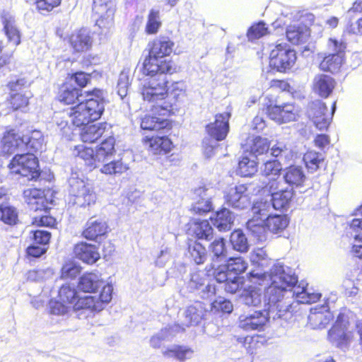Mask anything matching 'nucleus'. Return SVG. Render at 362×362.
<instances>
[{"mask_svg":"<svg viewBox=\"0 0 362 362\" xmlns=\"http://www.w3.org/2000/svg\"><path fill=\"white\" fill-rule=\"evenodd\" d=\"M159 76H149L141 84L140 93L144 101L156 103L159 101L162 103L168 100L173 101L171 85L169 86L168 80Z\"/></svg>","mask_w":362,"mask_h":362,"instance_id":"423d86ee","label":"nucleus"},{"mask_svg":"<svg viewBox=\"0 0 362 362\" xmlns=\"http://www.w3.org/2000/svg\"><path fill=\"white\" fill-rule=\"evenodd\" d=\"M288 223L286 215H269L264 221L263 227L273 233H278L286 229Z\"/></svg>","mask_w":362,"mask_h":362,"instance_id":"473e14b6","label":"nucleus"},{"mask_svg":"<svg viewBox=\"0 0 362 362\" xmlns=\"http://www.w3.org/2000/svg\"><path fill=\"white\" fill-rule=\"evenodd\" d=\"M52 234L44 230H35L30 232V238L33 244L47 247L50 243Z\"/></svg>","mask_w":362,"mask_h":362,"instance_id":"603ef678","label":"nucleus"},{"mask_svg":"<svg viewBox=\"0 0 362 362\" xmlns=\"http://www.w3.org/2000/svg\"><path fill=\"white\" fill-rule=\"evenodd\" d=\"M304 162L308 168L316 170L320 163L323 160L322 154L315 151H308L303 157Z\"/></svg>","mask_w":362,"mask_h":362,"instance_id":"4d7b16f0","label":"nucleus"},{"mask_svg":"<svg viewBox=\"0 0 362 362\" xmlns=\"http://www.w3.org/2000/svg\"><path fill=\"white\" fill-rule=\"evenodd\" d=\"M62 0H35V6L38 12L46 14L61 5Z\"/></svg>","mask_w":362,"mask_h":362,"instance_id":"bf43d9fd","label":"nucleus"},{"mask_svg":"<svg viewBox=\"0 0 362 362\" xmlns=\"http://www.w3.org/2000/svg\"><path fill=\"white\" fill-rule=\"evenodd\" d=\"M306 114L319 130L327 129L332 121V116L329 115L326 104L320 100L308 103Z\"/></svg>","mask_w":362,"mask_h":362,"instance_id":"4468645a","label":"nucleus"},{"mask_svg":"<svg viewBox=\"0 0 362 362\" xmlns=\"http://www.w3.org/2000/svg\"><path fill=\"white\" fill-rule=\"evenodd\" d=\"M336 86L335 80L323 74H317L313 80V90L322 98H328Z\"/></svg>","mask_w":362,"mask_h":362,"instance_id":"bb28decb","label":"nucleus"},{"mask_svg":"<svg viewBox=\"0 0 362 362\" xmlns=\"http://www.w3.org/2000/svg\"><path fill=\"white\" fill-rule=\"evenodd\" d=\"M328 45L334 52V54L345 56V51L346 49V42L339 41L335 38H329L328 40Z\"/></svg>","mask_w":362,"mask_h":362,"instance_id":"69168bd1","label":"nucleus"},{"mask_svg":"<svg viewBox=\"0 0 362 362\" xmlns=\"http://www.w3.org/2000/svg\"><path fill=\"white\" fill-rule=\"evenodd\" d=\"M260 338L261 336L255 334L252 336L239 337L238 341L242 344L248 354H253L262 344V341H259Z\"/></svg>","mask_w":362,"mask_h":362,"instance_id":"3c124183","label":"nucleus"},{"mask_svg":"<svg viewBox=\"0 0 362 362\" xmlns=\"http://www.w3.org/2000/svg\"><path fill=\"white\" fill-rule=\"evenodd\" d=\"M187 226L188 233L197 240L210 241L214 237V228L208 220L192 219Z\"/></svg>","mask_w":362,"mask_h":362,"instance_id":"4be33fe9","label":"nucleus"},{"mask_svg":"<svg viewBox=\"0 0 362 362\" xmlns=\"http://www.w3.org/2000/svg\"><path fill=\"white\" fill-rule=\"evenodd\" d=\"M315 17L311 13L301 15L298 24L289 25L286 30L287 40L292 45L304 44L310 35V28L315 23Z\"/></svg>","mask_w":362,"mask_h":362,"instance_id":"1a4fd4ad","label":"nucleus"},{"mask_svg":"<svg viewBox=\"0 0 362 362\" xmlns=\"http://www.w3.org/2000/svg\"><path fill=\"white\" fill-rule=\"evenodd\" d=\"M0 220L9 225L15 224L17 220V213L15 209L1 205L0 206Z\"/></svg>","mask_w":362,"mask_h":362,"instance_id":"052dcab7","label":"nucleus"},{"mask_svg":"<svg viewBox=\"0 0 362 362\" xmlns=\"http://www.w3.org/2000/svg\"><path fill=\"white\" fill-rule=\"evenodd\" d=\"M69 78L74 81L76 87L81 90L86 88L91 81V74H88L84 71H80L72 73L70 74Z\"/></svg>","mask_w":362,"mask_h":362,"instance_id":"e2e57ef3","label":"nucleus"},{"mask_svg":"<svg viewBox=\"0 0 362 362\" xmlns=\"http://www.w3.org/2000/svg\"><path fill=\"white\" fill-rule=\"evenodd\" d=\"M82 271L81 266L73 259H67L62 264L59 278L62 280H74L80 275Z\"/></svg>","mask_w":362,"mask_h":362,"instance_id":"c9c22d12","label":"nucleus"},{"mask_svg":"<svg viewBox=\"0 0 362 362\" xmlns=\"http://www.w3.org/2000/svg\"><path fill=\"white\" fill-rule=\"evenodd\" d=\"M349 322L344 314H339L335 322L328 331V339L339 348L347 346L354 338L349 330Z\"/></svg>","mask_w":362,"mask_h":362,"instance_id":"9b49d317","label":"nucleus"},{"mask_svg":"<svg viewBox=\"0 0 362 362\" xmlns=\"http://www.w3.org/2000/svg\"><path fill=\"white\" fill-rule=\"evenodd\" d=\"M171 94L173 101L166 100L152 106L151 112L140 119V127L146 132H165L173 128V121L168 117L174 115L188 101L187 87L183 81L171 83Z\"/></svg>","mask_w":362,"mask_h":362,"instance_id":"f03ea898","label":"nucleus"},{"mask_svg":"<svg viewBox=\"0 0 362 362\" xmlns=\"http://www.w3.org/2000/svg\"><path fill=\"white\" fill-rule=\"evenodd\" d=\"M88 124L84 125L86 127L83 128L80 133L81 140L83 143H95L111 128V125L105 122L87 126Z\"/></svg>","mask_w":362,"mask_h":362,"instance_id":"a878e982","label":"nucleus"},{"mask_svg":"<svg viewBox=\"0 0 362 362\" xmlns=\"http://www.w3.org/2000/svg\"><path fill=\"white\" fill-rule=\"evenodd\" d=\"M297 288L300 289V291H293V296L299 303L312 304L317 302L320 298L319 294L308 293L305 288L298 286Z\"/></svg>","mask_w":362,"mask_h":362,"instance_id":"864d4df0","label":"nucleus"},{"mask_svg":"<svg viewBox=\"0 0 362 362\" xmlns=\"http://www.w3.org/2000/svg\"><path fill=\"white\" fill-rule=\"evenodd\" d=\"M103 284V280L94 272H85L78 279L77 288L79 291L95 293Z\"/></svg>","mask_w":362,"mask_h":362,"instance_id":"cd10ccee","label":"nucleus"},{"mask_svg":"<svg viewBox=\"0 0 362 362\" xmlns=\"http://www.w3.org/2000/svg\"><path fill=\"white\" fill-rule=\"evenodd\" d=\"M265 180L262 182L263 185L261 190L263 193L272 195L279 191L280 186L282 183L281 177H265Z\"/></svg>","mask_w":362,"mask_h":362,"instance_id":"13d9d810","label":"nucleus"},{"mask_svg":"<svg viewBox=\"0 0 362 362\" xmlns=\"http://www.w3.org/2000/svg\"><path fill=\"white\" fill-rule=\"evenodd\" d=\"M267 272L257 273L254 270L247 274V279L251 283L243 290V298L248 305L257 306L261 303L263 286L267 281Z\"/></svg>","mask_w":362,"mask_h":362,"instance_id":"9d476101","label":"nucleus"},{"mask_svg":"<svg viewBox=\"0 0 362 362\" xmlns=\"http://www.w3.org/2000/svg\"><path fill=\"white\" fill-rule=\"evenodd\" d=\"M247 269V262L241 257H229L223 268H214L211 274L218 283L224 284V290L229 293H235L239 289L241 284L240 274Z\"/></svg>","mask_w":362,"mask_h":362,"instance_id":"20e7f679","label":"nucleus"},{"mask_svg":"<svg viewBox=\"0 0 362 362\" xmlns=\"http://www.w3.org/2000/svg\"><path fill=\"white\" fill-rule=\"evenodd\" d=\"M74 151L75 156L81 159L90 170L96 168L102 163L97 149L95 150L92 147L80 144L74 147Z\"/></svg>","mask_w":362,"mask_h":362,"instance_id":"393cba45","label":"nucleus"},{"mask_svg":"<svg viewBox=\"0 0 362 362\" xmlns=\"http://www.w3.org/2000/svg\"><path fill=\"white\" fill-rule=\"evenodd\" d=\"M188 251L193 261L197 264H203L206 259V247L197 240L189 245Z\"/></svg>","mask_w":362,"mask_h":362,"instance_id":"c03bdc74","label":"nucleus"},{"mask_svg":"<svg viewBox=\"0 0 362 362\" xmlns=\"http://www.w3.org/2000/svg\"><path fill=\"white\" fill-rule=\"evenodd\" d=\"M266 114L269 118L279 124L296 121L298 117V111L293 103L269 105L266 107Z\"/></svg>","mask_w":362,"mask_h":362,"instance_id":"2eb2a0df","label":"nucleus"},{"mask_svg":"<svg viewBox=\"0 0 362 362\" xmlns=\"http://www.w3.org/2000/svg\"><path fill=\"white\" fill-rule=\"evenodd\" d=\"M344 56L337 54H328L325 55L319 64L321 71L325 72H338L343 64Z\"/></svg>","mask_w":362,"mask_h":362,"instance_id":"72a5a7b5","label":"nucleus"},{"mask_svg":"<svg viewBox=\"0 0 362 362\" xmlns=\"http://www.w3.org/2000/svg\"><path fill=\"white\" fill-rule=\"evenodd\" d=\"M230 117V113L228 112L216 114L214 122L206 126L208 134L216 141L224 140L229 132Z\"/></svg>","mask_w":362,"mask_h":362,"instance_id":"f3484780","label":"nucleus"},{"mask_svg":"<svg viewBox=\"0 0 362 362\" xmlns=\"http://www.w3.org/2000/svg\"><path fill=\"white\" fill-rule=\"evenodd\" d=\"M47 247L37 245H32L27 247L26 255L28 257L38 258L46 253Z\"/></svg>","mask_w":362,"mask_h":362,"instance_id":"338daca9","label":"nucleus"},{"mask_svg":"<svg viewBox=\"0 0 362 362\" xmlns=\"http://www.w3.org/2000/svg\"><path fill=\"white\" fill-rule=\"evenodd\" d=\"M230 241L233 248L237 251L243 252L248 249L247 240L240 230H235L231 233Z\"/></svg>","mask_w":362,"mask_h":362,"instance_id":"8fccbe9b","label":"nucleus"},{"mask_svg":"<svg viewBox=\"0 0 362 362\" xmlns=\"http://www.w3.org/2000/svg\"><path fill=\"white\" fill-rule=\"evenodd\" d=\"M211 221L220 231L229 230L233 224L230 212L226 209L217 211L214 216L211 218Z\"/></svg>","mask_w":362,"mask_h":362,"instance_id":"58836bf2","label":"nucleus"},{"mask_svg":"<svg viewBox=\"0 0 362 362\" xmlns=\"http://www.w3.org/2000/svg\"><path fill=\"white\" fill-rule=\"evenodd\" d=\"M209 251L213 253L214 258L225 257L227 254L226 240L223 238H216L209 246Z\"/></svg>","mask_w":362,"mask_h":362,"instance_id":"6e6d98bb","label":"nucleus"},{"mask_svg":"<svg viewBox=\"0 0 362 362\" xmlns=\"http://www.w3.org/2000/svg\"><path fill=\"white\" fill-rule=\"evenodd\" d=\"M238 170L242 177H251L257 171V163L243 156L238 163Z\"/></svg>","mask_w":362,"mask_h":362,"instance_id":"09e8293b","label":"nucleus"},{"mask_svg":"<svg viewBox=\"0 0 362 362\" xmlns=\"http://www.w3.org/2000/svg\"><path fill=\"white\" fill-rule=\"evenodd\" d=\"M77 202L82 206H89L96 202V193L93 188L82 180H76L71 185Z\"/></svg>","mask_w":362,"mask_h":362,"instance_id":"6ab92c4d","label":"nucleus"},{"mask_svg":"<svg viewBox=\"0 0 362 362\" xmlns=\"http://www.w3.org/2000/svg\"><path fill=\"white\" fill-rule=\"evenodd\" d=\"M282 172V165L276 159H271L264 162L261 167L260 174L265 177H281Z\"/></svg>","mask_w":362,"mask_h":362,"instance_id":"a19ab883","label":"nucleus"},{"mask_svg":"<svg viewBox=\"0 0 362 362\" xmlns=\"http://www.w3.org/2000/svg\"><path fill=\"white\" fill-rule=\"evenodd\" d=\"M73 253L76 258L87 264H93L100 259L98 247L84 241L78 242L74 245Z\"/></svg>","mask_w":362,"mask_h":362,"instance_id":"aec40b11","label":"nucleus"},{"mask_svg":"<svg viewBox=\"0 0 362 362\" xmlns=\"http://www.w3.org/2000/svg\"><path fill=\"white\" fill-rule=\"evenodd\" d=\"M100 288L101 290L98 298L94 296H84V298L79 303H81L80 307L86 308V310L90 313L103 310L105 306L112 300L113 287L112 284L103 281V284Z\"/></svg>","mask_w":362,"mask_h":362,"instance_id":"ddd939ff","label":"nucleus"},{"mask_svg":"<svg viewBox=\"0 0 362 362\" xmlns=\"http://www.w3.org/2000/svg\"><path fill=\"white\" fill-rule=\"evenodd\" d=\"M246 190V185L241 184L235 186L234 190L229 192L226 197V201L229 206L239 209L241 195Z\"/></svg>","mask_w":362,"mask_h":362,"instance_id":"5fc2aeb1","label":"nucleus"},{"mask_svg":"<svg viewBox=\"0 0 362 362\" xmlns=\"http://www.w3.org/2000/svg\"><path fill=\"white\" fill-rule=\"evenodd\" d=\"M129 170V166L122 159L113 160L104 164L100 172L105 175H122Z\"/></svg>","mask_w":362,"mask_h":362,"instance_id":"37998d69","label":"nucleus"},{"mask_svg":"<svg viewBox=\"0 0 362 362\" xmlns=\"http://www.w3.org/2000/svg\"><path fill=\"white\" fill-rule=\"evenodd\" d=\"M161 25L162 21L159 11L151 9L147 16L145 33L149 35H156L158 33Z\"/></svg>","mask_w":362,"mask_h":362,"instance_id":"79ce46f5","label":"nucleus"},{"mask_svg":"<svg viewBox=\"0 0 362 362\" xmlns=\"http://www.w3.org/2000/svg\"><path fill=\"white\" fill-rule=\"evenodd\" d=\"M108 233V225L103 219L89 218L81 231V236L90 241L97 242L98 239L106 236Z\"/></svg>","mask_w":362,"mask_h":362,"instance_id":"a211bd4d","label":"nucleus"},{"mask_svg":"<svg viewBox=\"0 0 362 362\" xmlns=\"http://www.w3.org/2000/svg\"><path fill=\"white\" fill-rule=\"evenodd\" d=\"M69 43L74 52H85L90 50L93 45V38L84 29L78 30L68 37Z\"/></svg>","mask_w":362,"mask_h":362,"instance_id":"5701e85b","label":"nucleus"},{"mask_svg":"<svg viewBox=\"0 0 362 362\" xmlns=\"http://www.w3.org/2000/svg\"><path fill=\"white\" fill-rule=\"evenodd\" d=\"M142 144L153 155L167 154L174 148L172 140L167 136H146Z\"/></svg>","mask_w":362,"mask_h":362,"instance_id":"dca6fc26","label":"nucleus"},{"mask_svg":"<svg viewBox=\"0 0 362 362\" xmlns=\"http://www.w3.org/2000/svg\"><path fill=\"white\" fill-rule=\"evenodd\" d=\"M297 56L294 49L286 43L276 44L269 54L270 66L281 73L290 70L296 62Z\"/></svg>","mask_w":362,"mask_h":362,"instance_id":"6e6552de","label":"nucleus"},{"mask_svg":"<svg viewBox=\"0 0 362 362\" xmlns=\"http://www.w3.org/2000/svg\"><path fill=\"white\" fill-rule=\"evenodd\" d=\"M212 209L211 202L202 199L192 204L189 210L193 214L204 216L212 211Z\"/></svg>","mask_w":362,"mask_h":362,"instance_id":"680f3d73","label":"nucleus"},{"mask_svg":"<svg viewBox=\"0 0 362 362\" xmlns=\"http://www.w3.org/2000/svg\"><path fill=\"white\" fill-rule=\"evenodd\" d=\"M233 310L232 303L226 298L218 297L211 304V311L217 315L230 314Z\"/></svg>","mask_w":362,"mask_h":362,"instance_id":"49530a36","label":"nucleus"},{"mask_svg":"<svg viewBox=\"0 0 362 362\" xmlns=\"http://www.w3.org/2000/svg\"><path fill=\"white\" fill-rule=\"evenodd\" d=\"M269 317L263 311H255L247 316H241L239 326L245 331L261 330L268 322Z\"/></svg>","mask_w":362,"mask_h":362,"instance_id":"b1692460","label":"nucleus"},{"mask_svg":"<svg viewBox=\"0 0 362 362\" xmlns=\"http://www.w3.org/2000/svg\"><path fill=\"white\" fill-rule=\"evenodd\" d=\"M22 143V136L16 134L14 129L8 131L0 141V156L11 155Z\"/></svg>","mask_w":362,"mask_h":362,"instance_id":"c85d7f7f","label":"nucleus"},{"mask_svg":"<svg viewBox=\"0 0 362 362\" xmlns=\"http://www.w3.org/2000/svg\"><path fill=\"white\" fill-rule=\"evenodd\" d=\"M269 87L281 92L291 90V86L285 79H273L270 81Z\"/></svg>","mask_w":362,"mask_h":362,"instance_id":"774afa93","label":"nucleus"},{"mask_svg":"<svg viewBox=\"0 0 362 362\" xmlns=\"http://www.w3.org/2000/svg\"><path fill=\"white\" fill-rule=\"evenodd\" d=\"M2 23L4 25V30L10 42L14 45L20 43V35L16 25L13 15L6 11H4L1 15Z\"/></svg>","mask_w":362,"mask_h":362,"instance_id":"2f4dec72","label":"nucleus"},{"mask_svg":"<svg viewBox=\"0 0 362 362\" xmlns=\"http://www.w3.org/2000/svg\"><path fill=\"white\" fill-rule=\"evenodd\" d=\"M42 171L36 154L24 153V177L30 181H37Z\"/></svg>","mask_w":362,"mask_h":362,"instance_id":"c756f323","label":"nucleus"},{"mask_svg":"<svg viewBox=\"0 0 362 362\" xmlns=\"http://www.w3.org/2000/svg\"><path fill=\"white\" fill-rule=\"evenodd\" d=\"M293 197L292 189H280L272 195V203L275 209L281 210L288 208Z\"/></svg>","mask_w":362,"mask_h":362,"instance_id":"e433bc0d","label":"nucleus"},{"mask_svg":"<svg viewBox=\"0 0 362 362\" xmlns=\"http://www.w3.org/2000/svg\"><path fill=\"white\" fill-rule=\"evenodd\" d=\"M82 90L70 82L65 81L58 87L56 100L64 105H73L68 114L72 124L77 127L98 120L105 111V99L103 90L93 88L84 92L86 99L78 102Z\"/></svg>","mask_w":362,"mask_h":362,"instance_id":"f257e3e1","label":"nucleus"},{"mask_svg":"<svg viewBox=\"0 0 362 362\" xmlns=\"http://www.w3.org/2000/svg\"><path fill=\"white\" fill-rule=\"evenodd\" d=\"M93 13L97 17L96 25L100 28H108L114 23L116 11L115 0H93Z\"/></svg>","mask_w":362,"mask_h":362,"instance_id":"f8f14e48","label":"nucleus"},{"mask_svg":"<svg viewBox=\"0 0 362 362\" xmlns=\"http://www.w3.org/2000/svg\"><path fill=\"white\" fill-rule=\"evenodd\" d=\"M116 139L113 135H110L103 140L97 146L96 149L102 162L105 159L112 157L116 153Z\"/></svg>","mask_w":362,"mask_h":362,"instance_id":"4c0bfd02","label":"nucleus"},{"mask_svg":"<svg viewBox=\"0 0 362 362\" xmlns=\"http://www.w3.org/2000/svg\"><path fill=\"white\" fill-rule=\"evenodd\" d=\"M279 281L273 280L267 288L265 298L269 308H276L280 311L285 305V293L295 288L298 279L295 276L283 272L278 277Z\"/></svg>","mask_w":362,"mask_h":362,"instance_id":"39448f33","label":"nucleus"},{"mask_svg":"<svg viewBox=\"0 0 362 362\" xmlns=\"http://www.w3.org/2000/svg\"><path fill=\"white\" fill-rule=\"evenodd\" d=\"M269 34V29L263 21L253 23L247 30V37L250 41L258 40Z\"/></svg>","mask_w":362,"mask_h":362,"instance_id":"de8ad7c7","label":"nucleus"},{"mask_svg":"<svg viewBox=\"0 0 362 362\" xmlns=\"http://www.w3.org/2000/svg\"><path fill=\"white\" fill-rule=\"evenodd\" d=\"M24 194L30 214L47 209L48 201L45 190L33 188L24 191Z\"/></svg>","mask_w":362,"mask_h":362,"instance_id":"412c9836","label":"nucleus"},{"mask_svg":"<svg viewBox=\"0 0 362 362\" xmlns=\"http://www.w3.org/2000/svg\"><path fill=\"white\" fill-rule=\"evenodd\" d=\"M270 141L268 139L260 136H255L250 146V151L255 156L264 155L268 153L270 148Z\"/></svg>","mask_w":362,"mask_h":362,"instance_id":"a18cd8bd","label":"nucleus"},{"mask_svg":"<svg viewBox=\"0 0 362 362\" xmlns=\"http://www.w3.org/2000/svg\"><path fill=\"white\" fill-rule=\"evenodd\" d=\"M26 152L37 154L41 153L44 147V136L38 130H33L28 136V140L24 143Z\"/></svg>","mask_w":362,"mask_h":362,"instance_id":"f704fd0d","label":"nucleus"},{"mask_svg":"<svg viewBox=\"0 0 362 362\" xmlns=\"http://www.w3.org/2000/svg\"><path fill=\"white\" fill-rule=\"evenodd\" d=\"M10 173L13 175L21 176L23 170V155L16 154L8 165Z\"/></svg>","mask_w":362,"mask_h":362,"instance_id":"0e129e2a","label":"nucleus"},{"mask_svg":"<svg viewBox=\"0 0 362 362\" xmlns=\"http://www.w3.org/2000/svg\"><path fill=\"white\" fill-rule=\"evenodd\" d=\"M284 178L291 185L300 186L303 185L305 177L300 167L290 165L286 168Z\"/></svg>","mask_w":362,"mask_h":362,"instance_id":"ea45409f","label":"nucleus"},{"mask_svg":"<svg viewBox=\"0 0 362 362\" xmlns=\"http://www.w3.org/2000/svg\"><path fill=\"white\" fill-rule=\"evenodd\" d=\"M30 216H31L30 225L33 226L49 228H56L57 226V219L50 214V208L49 206H47L46 210L30 214Z\"/></svg>","mask_w":362,"mask_h":362,"instance_id":"7c9ffc66","label":"nucleus"},{"mask_svg":"<svg viewBox=\"0 0 362 362\" xmlns=\"http://www.w3.org/2000/svg\"><path fill=\"white\" fill-rule=\"evenodd\" d=\"M175 42L168 36H160L148 44V53L144 57L141 71L146 76L173 75L179 72L180 67L168 59L174 52Z\"/></svg>","mask_w":362,"mask_h":362,"instance_id":"7ed1b4c3","label":"nucleus"},{"mask_svg":"<svg viewBox=\"0 0 362 362\" xmlns=\"http://www.w3.org/2000/svg\"><path fill=\"white\" fill-rule=\"evenodd\" d=\"M84 296H78L76 288L69 284H62L58 291L57 300L50 307V310L54 315H63L70 308L75 311L86 310L81 308L79 303Z\"/></svg>","mask_w":362,"mask_h":362,"instance_id":"0eeeda50","label":"nucleus"}]
</instances>
